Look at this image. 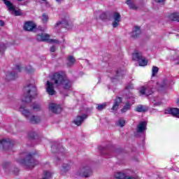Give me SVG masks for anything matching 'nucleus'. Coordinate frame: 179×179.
<instances>
[{
	"label": "nucleus",
	"instance_id": "42",
	"mask_svg": "<svg viewBox=\"0 0 179 179\" xmlns=\"http://www.w3.org/2000/svg\"><path fill=\"white\" fill-rule=\"evenodd\" d=\"M15 70L17 71V72H20L22 71V67L20 65L15 66Z\"/></svg>",
	"mask_w": 179,
	"mask_h": 179
},
{
	"label": "nucleus",
	"instance_id": "45",
	"mask_svg": "<svg viewBox=\"0 0 179 179\" xmlns=\"http://www.w3.org/2000/svg\"><path fill=\"white\" fill-rule=\"evenodd\" d=\"M13 171H14L15 174H17V173H19V169L18 168H15Z\"/></svg>",
	"mask_w": 179,
	"mask_h": 179
},
{
	"label": "nucleus",
	"instance_id": "47",
	"mask_svg": "<svg viewBox=\"0 0 179 179\" xmlns=\"http://www.w3.org/2000/svg\"><path fill=\"white\" fill-rule=\"evenodd\" d=\"M5 22L3 20H0V26H4Z\"/></svg>",
	"mask_w": 179,
	"mask_h": 179
},
{
	"label": "nucleus",
	"instance_id": "49",
	"mask_svg": "<svg viewBox=\"0 0 179 179\" xmlns=\"http://www.w3.org/2000/svg\"><path fill=\"white\" fill-rule=\"evenodd\" d=\"M56 2H57V3H61V2L62 1V0H55Z\"/></svg>",
	"mask_w": 179,
	"mask_h": 179
},
{
	"label": "nucleus",
	"instance_id": "34",
	"mask_svg": "<svg viewBox=\"0 0 179 179\" xmlns=\"http://www.w3.org/2000/svg\"><path fill=\"white\" fill-rule=\"evenodd\" d=\"M106 106L107 105L106 103L98 104L96 109L98 111H103Z\"/></svg>",
	"mask_w": 179,
	"mask_h": 179
},
{
	"label": "nucleus",
	"instance_id": "6",
	"mask_svg": "<svg viewBox=\"0 0 179 179\" xmlns=\"http://www.w3.org/2000/svg\"><path fill=\"white\" fill-rule=\"evenodd\" d=\"M8 10L14 12L15 16H22V10H16L15 6L9 0H3Z\"/></svg>",
	"mask_w": 179,
	"mask_h": 179
},
{
	"label": "nucleus",
	"instance_id": "39",
	"mask_svg": "<svg viewBox=\"0 0 179 179\" xmlns=\"http://www.w3.org/2000/svg\"><path fill=\"white\" fill-rule=\"evenodd\" d=\"M5 50H6V45L3 43L0 45V52L1 54H3L5 52Z\"/></svg>",
	"mask_w": 179,
	"mask_h": 179
},
{
	"label": "nucleus",
	"instance_id": "9",
	"mask_svg": "<svg viewBox=\"0 0 179 179\" xmlns=\"http://www.w3.org/2000/svg\"><path fill=\"white\" fill-rule=\"evenodd\" d=\"M112 18L113 19L112 26L114 29H115V27H118V26H120V22H121V15L117 12H115L113 14Z\"/></svg>",
	"mask_w": 179,
	"mask_h": 179
},
{
	"label": "nucleus",
	"instance_id": "15",
	"mask_svg": "<svg viewBox=\"0 0 179 179\" xmlns=\"http://www.w3.org/2000/svg\"><path fill=\"white\" fill-rule=\"evenodd\" d=\"M147 125H148V123L145 121L140 122L137 125V129H136L138 134H145V131H146L147 129V127H146Z\"/></svg>",
	"mask_w": 179,
	"mask_h": 179
},
{
	"label": "nucleus",
	"instance_id": "53",
	"mask_svg": "<svg viewBox=\"0 0 179 179\" xmlns=\"http://www.w3.org/2000/svg\"><path fill=\"white\" fill-rule=\"evenodd\" d=\"M52 149H55V146H52Z\"/></svg>",
	"mask_w": 179,
	"mask_h": 179
},
{
	"label": "nucleus",
	"instance_id": "24",
	"mask_svg": "<svg viewBox=\"0 0 179 179\" xmlns=\"http://www.w3.org/2000/svg\"><path fill=\"white\" fill-rule=\"evenodd\" d=\"M75 62H76V59H75V57H73V56L70 55L67 57L66 65L69 68H71V66H73Z\"/></svg>",
	"mask_w": 179,
	"mask_h": 179
},
{
	"label": "nucleus",
	"instance_id": "31",
	"mask_svg": "<svg viewBox=\"0 0 179 179\" xmlns=\"http://www.w3.org/2000/svg\"><path fill=\"white\" fill-rule=\"evenodd\" d=\"M169 86H170V80H169L167 78L164 79L160 85V87L164 88L169 87Z\"/></svg>",
	"mask_w": 179,
	"mask_h": 179
},
{
	"label": "nucleus",
	"instance_id": "8",
	"mask_svg": "<svg viewBox=\"0 0 179 179\" xmlns=\"http://www.w3.org/2000/svg\"><path fill=\"white\" fill-rule=\"evenodd\" d=\"M78 175L80 176V177H85V178H87L90 176H92V169L89 166L83 167L78 171Z\"/></svg>",
	"mask_w": 179,
	"mask_h": 179
},
{
	"label": "nucleus",
	"instance_id": "27",
	"mask_svg": "<svg viewBox=\"0 0 179 179\" xmlns=\"http://www.w3.org/2000/svg\"><path fill=\"white\" fill-rule=\"evenodd\" d=\"M126 3L128 5L129 9H131L132 10H137L138 6L134 3L132 0H127Z\"/></svg>",
	"mask_w": 179,
	"mask_h": 179
},
{
	"label": "nucleus",
	"instance_id": "32",
	"mask_svg": "<svg viewBox=\"0 0 179 179\" xmlns=\"http://www.w3.org/2000/svg\"><path fill=\"white\" fill-rule=\"evenodd\" d=\"M109 16L110 13H102L101 15H100V19H101V20H107Z\"/></svg>",
	"mask_w": 179,
	"mask_h": 179
},
{
	"label": "nucleus",
	"instance_id": "7",
	"mask_svg": "<svg viewBox=\"0 0 179 179\" xmlns=\"http://www.w3.org/2000/svg\"><path fill=\"white\" fill-rule=\"evenodd\" d=\"M13 146V143H11L9 138L0 141V149H3V150H9Z\"/></svg>",
	"mask_w": 179,
	"mask_h": 179
},
{
	"label": "nucleus",
	"instance_id": "52",
	"mask_svg": "<svg viewBox=\"0 0 179 179\" xmlns=\"http://www.w3.org/2000/svg\"><path fill=\"white\" fill-rule=\"evenodd\" d=\"M32 139H34V135H33L32 136H30Z\"/></svg>",
	"mask_w": 179,
	"mask_h": 179
},
{
	"label": "nucleus",
	"instance_id": "40",
	"mask_svg": "<svg viewBox=\"0 0 179 179\" xmlns=\"http://www.w3.org/2000/svg\"><path fill=\"white\" fill-rule=\"evenodd\" d=\"M42 21L43 22V23H47V22L48 21V16L45 14H43Z\"/></svg>",
	"mask_w": 179,
	"mask_h": 179
},
{
	"label": "nucleus",
	"instance_id": "29",
	"mask_svg": "<svg viewBox=\"0 0 179 179\" xmlns=\"http://www.w3.org/2000/svg\"><path fill=\"white\" fill-rule=\"evenodd\" d=\"M62 85H64V89L66 90H69V89L71 87V81H69L68 79H64Z\"/></svg>",
	"mask_w": 179,
	"mask_h": 179
},
{
	"label": "nucleus",
	"instance_id": "41",
	"mask_svg": "<svg viewBox=\"0 0 179 179\" xmlns=\"http://www.w3.org/2000/svg\"><path fill=\"white\" fill-rule=\"evenodd\" d=\"M69 169V165L65 164L62 166L63 171H67V170Z\"/></svg>",
	"mask_w": 179,
	"mask_h": 179
},
{
	"label": "nucleus",
	"instance_id": "16",
	"mask_svg": "<svg viewBox=\"0 0 179 179\" xmlns=\"http://www.w3.org/2000/svg\"><path fill=\"white\" fill-rule=\"evenodd\" d=\"M122 103V98H121L120 96L116 97V99H115V101L113 103V106H112L111 110L113 111H117Z\"/></svg>",
	"mask_w": 179,
	"mask_h": 179
},
{
	"label": "nucleus",
	"instance_id": "48",
	"mask_svg": "<svg viewBox=\"0 0 179 179\" xmlns=\"http://www.w3.org/2000/svg\"><path fill=\"white\" fill-rule=\"evenodd\" d=\"M155 106H162V102L155 103Z\"/></svg>",
	"mask_w": 179,
	"mask_h": 179
},
{
	"label": "nucleus",
	"instance_id": "18",
	"mask_svg": "<svg viewBox=\"0 0 179 179\" xmlns=\"http://www.w3.org/2000/svg\"><path fill=\"white\" fill-rule=\"evenodd\" d=\"M50 39V35L47 34H41L36 36V40L38 41H48Z\"/></svg>",
	"mask_w": 179,
	"mask_h": 179
},
{
	"label": "nucleus",
	"instance_id": "4",
	"mask_svg": "<svg viewBox=\"0 0 179 179\" xmlns=\"http://www.w3.org/2000/svg\"><path fill=\"white\" fill-rule=\"evenodd\" d=\"M114 177L116 179H139V177H138L136 174L134 173V172L131 171H128V172L126 173L116 172L114 174Z\"/></svg>",
	"mask_w": 179,
	"mask_h": 179
},
{
	"label": "nucleus",
	"instance_id": "22",
	"mask_svg": "<svg viewBox=\"0 0 179 179\" xmlns=\"http://www.w3.org/2000/svg\"><path fill=\"white\" fill-rule=\"evenodd\" d=\"M149 110V107L147 106H143V105H138L135 111L136 113H146Z\"/></svg>",
	"mask_w": 179,
	"mask_h": 179
},
{
	"label": "nucleus",
	"instance_id": "12",
	"mask_svg": "<svg viewBox=\"0 0 179 179\" xmlns=\"http://www.w3.org/2000/svg\"><path fill=\"white\" fill-rule=\"evenodd\" d=\"M37 25H36L32 21H27L24 24V30L26 31H33L36 29Z\"/></svg>",
	"mask_w": 179,
	"mask_h": 179
},
{
	"label": "nucleus",
	"instance_id": "37",
	"mask_svg": "<svg viewBox=\"0 0 179 179\" xmlns=\"http://www.w3.org/2000/svg\"><path fill=\"white\" fill-rule=\"evenodd\" d=\"M33 110L34 111H40L41 110V106L40 104H34L33 106Z\"/></svg>",
	"mask_w": 179,
	"mask_h": 179
},
{
	"label": "nucleus",
	"instance_id": "1",
	"mask_svg": "<svg viewBox=\"0 0 179 179\" xmlns=\"http://www.w3.org/2000/svg\"><path fill=\"white\" fill-rule=\"evenodd\" d=\"M23 157H25L23 159H17V162L24 167L27 169H33V167H36L38 164V161L34 159L33 157V155L31 153H24L22 154Z\"/></svg>",
	"mask_w": 179,
	"mask_h": 179
},
{
	"label": "nucleus",
	"instance_id": "43",
	"mask_svg": "<svg viewBox=\"0 0 179 179\" xmlns=\"http://www.w3.org/2000/svg\"><path fill=\"white\" fill-rule=\"evenodd\" d=\"M49 43H55V44H59V41L55 39H51L49 41Z\"/></svg>",
	"mask_w": 179,
	"mask_h": 179
},
{
	"label": "nucleus",
	"instance_id": "46",
	"mask_svg": "<svg viewBox=\"0 0 179 179\" xmlns=\"http://www.w3.org/2000/svg\"><path fill=\"white\" fill-rule=\"evenodd\" d=\"M155 1V2H158V3H162V2H165L166 0H154Z\"/></svg>",
	"mask_w": 179,
	"mask_h": 179
},
{
	"label": "nucleus",
	"instance_id": "30",
	"mask_svg": "<svg viewBox=\"0 0 179 179\" xmlns=\"http://www.w3.org/2000/svg\"><path fill=\"white\" fill-rule=\"evenodd\" d=\"M131 107H132V105L129 102H127L120 111L121 113H127L128 110H131Z\"/></svg>",
	"mask_w": 179,
	"mask_h": 179
},
{
	"label": "nucleus",
	"instance_id": "44",
	"mask_svg": "<svg viewBox=\"0 0 179 179\" xmlns=\"http://www.w3.org/2000/svg\"><path fill=\"white\" fill-rule=\"evenodd\" d=\"M55 51H57V48H55V46H52L50 48V52H55Z\"/></svg>",
	"mask_w": 179,
	"mask_h": 179
},
{
	"label": "nucleus",
	"instance_id": "20",
	"mask_svg": "<svg viewBox=\"0 0 179 179\" xmlns=\"http://www.w3.org/2000/svg\"><path fill=\"white\" fill-rule=\"evenodd\" d=\"M142 52H138V50H136L132 55V59H134V61L139 62L142 59Z\"/></svg>",
	"mask_w": 179,
	"mask_h": 179
},
{
	"label": "nucleus",
	"instance_id": "36",
	"mask_svg": "<svg viewBox=\"0 0 179 179\" xmlns=\"http://www.w3.org/2000/svg\"><path fill=\"white\" fill-rule=\"evenodd\" d=\"M159 72V67L153 66L152 70V76H156V73Z\"/></svg>",
	"mask_w": 179,
	"mask_h": 179
},
{
	"label": "nucleus",
	"instance_id": "13",
	"mask_svg": "<svg viewBox=\"0 0 179 179\" xmlns=\"http://www.w3.org/2000/svg\"><path fill=\"white\" fill-rule=\"evenodd\" d=\"M124 75V71L117 70L115 71V75L114 77H110V80L112 83H115L120 80V79H122V76Z\"/></svg>",
	"mask_w": 179,
	"mask_h": 179
},
{
	"label": "nucleus",
	"instance_id": "3",
	"mask_svg": "<svg viewBox=\"0 0 179 179\" xmlns=\"http://www.w3.org/2000/svg\"><path fill=\"white\" fill-rule=\"evenodd\" d=\"M20 111L22 113V115H24L27 120H29L31 124H38L40 121H41V118L38 115H31V112L29 110L26 109V106H21L20 107Z\"/></svg>",
	"mask_w": 179,
	"mask_h": 179
},
{
	"label": "nucleus",
	"instance_id": "26",
	"mask_svg": "<svg viewBox=\"0 0 179 179\" xmlns=\"http://www.w3.org/2000/svg\"><path fill=\"white\" fill-rule=\"evenodd\" d=\"M17 78V73L13 72V73H8L6 75V80H14V79H16Z\"/></svg>",
	"mask_w": 179,
	"mask_h": 179
},
{
	"label": "nucleus",
	"instance_id": "35",
	"mask_svg": "<svg viewBox=\"0 0 179 179\" xmlns=\"http://www.w3.org/2000/svg\"><path fill=\"white\" fill-rule=\"evenodd\" d=\"M9 167H10V164L9 162H4L3 164V169L5 171H9Z\"/></svg>",
	"mask_w": 179,
	"mask_h": 179
},
{
	"label": "nucleus",
	"instance_id": "5",
	"mask_svg": "<svg viewBox=\"0 0 179 179\" xmlns=\"http://www.w3.org/2000/svg\"><path fill=\"white\" fill-rule=\"evenodd\" d=\"M65 78H64V76L59 73H55L51 78L52 83L55 84L57 87L61 86Z\"/></svg>",
	"mask_w": 179,
	"mask_h": 179
},
{
	"label": "nucleus",
	"instance_id": "38",
	"mask_svg": "<svg viewBox=\"0 0 179 179\" xmlns=\"http://www.w3.org/2000/svg\"><path fill=\"white\" fill-rule=\"evenodd\" d=\"M117 125H120L121 128L125 125V120L124 119H119L117 121Z\"/></svg>",
	"mask_w": 179,
	"mask_h": 179
},
{
	"label": "nucleus",
	"instance_id": "25",
	"mask_svg": "<svg viewBox=\"0 0 179 179\" xmlns=\"http://www.w3.org/2000/svg\"><path fill=\"white\" fill-rule=\"evenodd\" d=\"M168 112L173 115V117H176L179 118V109L178 108H172L168 110Z\"/></svg>",
	"mask_w": 179,
	"mask_h": 179
},
{
	"label": "nucleus",
	"instance_id": "54",
	"mask_svg": "<svg viewBox=\"0 0 179 179\" xmlns=\"http://www.w3.org/2000/svg\"><path fill=\"white\" fill-rule=\"evenodd\" d=\"M42 1H45V0H42Z\"/></svg>",
	"mask_w": 179,
	"mask_h": 179
},
{
	"label": "nucleus",
	"instance_id": "11",
	"mask_svg": "<svg viewBox=\"0 0 179 179\" xmlns=\"http://www.w3.org/2000/svg\"><path fill=\"white\" fill-rule=\"evenodd\" d=\"M49 110L54 114H59L62 111V108L57 103H50Z\"/></svg>",
	"mask_w": 179,
	"mask_h": 179
},
{
	"label": "nucleus",
	"instance_id": "28",
	"mask_svg": "<svg viewBox=\"0 0 179 179\" xmlns=\"http://www.w3.org/2000/svg\"><path fill=\"white\" fill-rule=\"evenodd\" d=\"M169 19L173 22H179V13H173L169 15Z\"/></svg>",
	"mask_w": 179,
	"mask_h": 179
},
{
	"label": "nucleus",
	"instance_id": "19",
	"mask_svg": "<svg viewBox=\"0 0 179 179\" xmlns=\"http://www.w3.org/2000/svg\"><path fill=\"white\" fill-rule=\"evenodd\" d=\"M68 26H69L68 21H66V20H62V21L57 22L55 24V29H57V27H59L60 29H61V27L66 28V27H68Z\"/></svg>",
	"mask_w": 179,
	"mask_h": 179
},
{
	"label": "nucleus",
	"instance_id": "17",
	"mask_svg": "<svg viewBox=\"0 0 179 179\" xmlns=\"http://www.w3.org/2000/svg\"><path fill=\"white\" fill-rule=\"evenodd\" d=\"M87 118V115H83L81 116H78L73 120V122H74V124H76V125L79 127V125H81L82 122H83V121H85V120H86Z\"/></svg>",
	"mask_w": 179,
	"mask_h": 179
},
{
	"label": "nucleus",
	"instance_id": "51",
	"mask_svg": "<svg viewBox=\"0 0 179 179\" xmlns=\"http://www.w3.org/2000/svg\"><path fill=\"white\" fill-rule=\"evenodd\" d=\"M176 103H177V104H178V107H179V98L178 99Z\"/></svg>",
	"mask_w": 179,
	"mask_h": 179
},
{
	"label": "nucleus",
	"instance_id": "2",
	"mask_svg": "<svg viewBox=\"0 0 179 179\" xmlns=\"http://www.w3.org/2000/svg\"><path fill=\"white\" fill-rule=\"evenodd\" d=\"M37 96V88L34 85H29L24 88V96L22 103H31V100Z\"/></svg>",
	"mask_w": 179,
	"mask_h": 179
},
{
	"label": "nucleus",
	"instance_id": "50",
	"mask_svg": "<svg viewBox=\"0 0 179 179\" xmlns=\"http://www.w3.org/2000/svg\"><path fill=\"white\" fill-rule=\"evenodd\" d=\"M55 162H60L59 158H56V159H55Z\"/></svg>",
	"mask_w": 179,
	"mask_h": 179
},
{
	"label": "nucleus",
	"instance_id": "14",
	"mask_svg": "<svg viewBox=\"0 0 179 179\" xmlns=\"http://www.w3.org/2000/svg\"><path fill=\"white\" fill-rule=\"evenodd\" d=\"M46 92L50 96H54L55 94V90H54V83L47 81Z\"/></svg>",
	"mask_w": 179,
	"mask_h": 179
},
{
	"label": "nucleus",
	"instance_id": "21",
	"mask_svg": "<svg viewBox=\"0 0 179 179\" xmlns=\"http://www.w3.org/2000/svg\"><path fill=\"white\" fill-rule=\"evenodd\" d=\"M141 94H145V96H150L152 93H153V91L150 88H145L144 87H142L140 90Z\"/></svg>",
	"mask_w": 179,
	"mask_h": 179
},
{
	"label": "nucleus",
	"instance_id": "33",
	"mask_svg": "<svg viewBox=\"0 0 179 179\" xmlns=\"http://www.w3.org/2000/svg\"><path fill=\"white\" fill-rule=\"evenodd\" d=\"M138 62L140 66H146V65H148V61H146L143 57H141V59L138 61Z\"/></svg>",
	"mask_w": 179,
	"mask_h": 179
},
{
	"label": "nucleus",
	"instance_id": "23",
	"mask_svg": "<svg viewBox=\"0 0 179 179\" xmlns=\"http://www.w3.org/2000/svg\"><path fill=\"white\" fill-rule=\"evenodd\" d=\"M141 35V28L139 27H135L131 34L133 38H138Z\"/></svg>",
	"mask_w": 179,
	"mask_h": 179
},
{
	"label": "nucleus",
	"instance_id": "10",
	"mask_svg": "<svg viewBox=\"0 0 179 179\" xmlns=\"http://www.w3.org/2000/svg\"><path fill=\"white\" fill-rule=\"evenodd\" d=\"M99 149L101 151V154L103 155L106 157H111L112 155L115 156V152H117V150H107V148L106 147H101Z\"/></svg>",
	"mask_w": 179,
	"mask_h": 179
}]
</instances>
